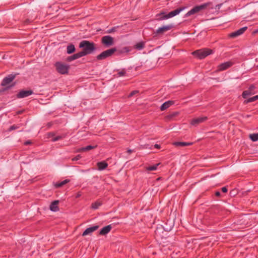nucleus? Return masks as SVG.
<instances>
[{
	"label": "nucleus",
	"mask_w": 258,
	"mask_h": 258,
	"mask_svg": "<svg viewBox=\"0 0 258 258\" xmlns=\"http://www.w3.org/2000/svg\"><path fill=\"white\" fill-rule=\"evenodd\" d=\"M79 47L83 48L80 51L83 56L92 53L96 50V45L93 42L88 40H83L79 44Z\"/></svg>",
	"instance_id": "obj_1"
},
{
	"label": "nucleus",
	"mask_w": 258,
	"mask_h": 258,
	"mask_svg": "<svg viewBox=\"0 0 258 258\" xmlns=\"http://www.w3.org/2000/svg\"><path fill=\"white\" fill-rule=\"evenodd\" d=\"M213 53V50L206 48L194 51L192 54L199 59H203Z\"/></svg>",
	"instance_id": "obj_2"
},
{
	"label": "nucleus",
	"mask_w": 258,
	"mask_h": 258,
	"mask_svg": "<svg viewBox=\"0 0 258 258\" xmlns=\"http://www.w3.org/2000/svg\"><path fill=\"white\" fill-rule=\"evenodd\" d=\"M185 9L184 7L179 8L174 11L169 12L168 14H166L165 13H161L157 15V16H162L161 17L158 18L159 20H162L172 18L177 15L179 14L181 11Z\"/></svg>",
	"instance_id": "obj_3"
},
{
	"label": "nucleus",
	"mask_w": 258,
	"mask_h": 258,
	"mask_svg": "<svg viewBox=\"0 0 258 258\" xmlns=\"http://www.w3.org/2000/svg\"><path fill=\"white\" fill-rule=\"evenodd\" d=\"M116 50L117 49L115 47L105 50L99 55H97L96 59L99 60L104 59L112 56L114 53L116 51Z\"/></svg>",
	"instance_id": "obj_4"
},
{
	"label": "nucleus",
	"mask_w": 258,
	"mask_h": 258,
	"mask_svg": "<svg viewBox=\"0 0 258 258\" xmlns=\"http://www.w3.org/2000/svg\"><path fill=\"white\" fill-rule=\"evenodd\" d=\"M210 3H207L203 4L201 5L195 6L185 14V16L186 17L195 14L205 9L206 8H207V7L208 6H209L210 5Z\"/></svg>",
	"instance_id": "obj_5"
},
{
	"label": "nucleus",
	"mask_w": 258,
	"mask_h": 258,
	"mask_svg": "<svg viewBox=\"0 0 258 258\" xmlns=\"http://www.w3.org/2000/svg\"><path fill=\"white\" fill-rule=\"evenodd\" d=\"M55 67L57 72L61 74H67L70 68L69 65L65 64L61 62H56L55 63Z\"/></svg>",
	"instance_id": "obj_6"
},
{
	"label": "nucleus",
	"mask_w": 258,
	"mask_h": 258,
	"mask_svg": "<svg viewBox=\"0 0 258 258\" xmlns=\"http://www.w3.org/2000/svg\"><path fill=\"white\" fill-rule=\"evenodd\" d=\"M101 43L105 47H109L114 44L113 38L109 35L104 36L101 38Z\"/></svg>",
	"instance_id": "obj_7"
},
{
	"label": "nucleus",
	"mask_w": 258,
	"mask_h": 258,
	"mask_svg": "<svg viewBox=\"0 0 258 258\" xmlns=\"http://www.w3.org/2000/svg\"><path fill=\"white\" fill-rule=\"evenodd\" d=\"M17 74H10L8 75L7 77H6L3 80L1 85L2 86H6L7 85L9 84L11 82H12L14 79L16 78Z\"/></svg>",
	"instance_id": "obj_8"
},
{
	"label": "nucleus",
	"mask_w": 258,
	"mask_h": 258,
	"mask_svg": "<svg viewBox=\"0 0 258 258\" xmlns=\"http://www.w3.org/2000/svg\"><path fill=\"white\" fill-rule=\"evenodd\" d=\"M33 94V91L31 90H21L17 94V98H23L28 97Z\"/></svg>",
	"instance_id": "obj_9"
},
{
	"label": "nucleus",
	"mask_w": 258,
	"mask_h": 258,
	"mask_svg": "<svg viewBox=\"0 0 258 258\" xmlns=\"http://www.w3.org/2000/svg\"><path fill=\"white\" fill-rule=\"evenodd\" d=\"M173 27V25L172 24L163 26L162 27L159 28L155 32L156 34H162L167 32L168 30H170Z\"/></svg>",
	"instance_id": "obj_10"
},
{
	"label": "nucleus",
	"mask_w": 258,
	"mask_h": 258,
	"mask_svg": "<svg viewBox=\"0 0 258 258\" xmlns=\"http://www.w3.org/2000/svg\"><path fill=\"white\" fill-rule=\"evenodd\" d=\"M208 119L207 116L199 117L198 118H194L191 120L190 123L192 125L197 126L199 124L202 123Z\"/></svg>",
	"instance_id": "obj_11"
},
{
	"label": "nucleus",
	"mask_w": 258,
	"mask_h": 258,
	"mask_svg": "<svg viewBox=\"0 0 258 258\" xmlns=\"http://www.w3.org/2000/svg\"><path fill=\"white\" fill-rule=\"evenodd\" d=\"M99 228V226L95 225L92 227L87 228L83 233L82 236H85L92 233L93 232L96 231Z\"/></svg>",
	"instance_id": "obj_12"
},
{
	"label": "nucleus",
	"mask_w": 258,
	"mask_h": 258,
	"mask_svg": "<svg viewBox=\"0 0 258 258\" xmlns=\"http://www.w3.org/2000/svg\"><path fill=\"white\" fill-rule=\"evenodd\" d=\"M232 64V63L230 61L225 62L219 65L218 69L220 71H224L230 68Z\"/></svg>",
	"instance_id": "obj_13"
},
{
	"label": "nucleus",
	"mask_w": 258,
	"mask_h": 258,
	"mask_svg": "<svg viewBox=\"0 0 258 258\" xmlns=\"http://www.w3.org/2000/svg\"><path fill=\"white\" fill-rule=\"evenodd\" d=\"M254 89L255 87L253 85H250L248 90L243 91V98H245L246 96L254 94Z\"/></svg>",
	"instance_id": "obj_14"
},
{
	"label": "nucleus",
	"mask_w": 258,
	"mask_h": 258,
	"mask_svg": "<svg viewBox=\"0 0 258 258\" xmlns=\"http://www.w3.org/2000/svg\"><path fill=\"white\" fill-rule=\"evenodd\" d=\"M58 203L59 201L57 200L53 201L50 205V210L53 212L58 211L59 210V208L58 207Z\"/></svg>",
	"instance_id": "obj_15"
},
{
	"label": "nucleus",
	"mask_w": 258,
	"mask_h": 258,
	"mask_svg": "<svg viewBox=\"0 0 258 258\" xmlns=\"http://www.w3.org/2000/svg\"><path fill=\"white\" fill-rule=\"evenodd\" d=\"M111 228H112V226L111 225H107V226L104 227L103 228H102L100 230V231L99 232V234L102 235H106V234H107L108 233H109L110 232Z\"/></svg>",
	"instance_id": "obj_16"
},
{
	"label": "nucleus",
	"mask_w": 258,
	"mask_h": 258,
	"mask_svg": "<svg viewBox=\"0 0 258 258\" xmlns=\"http://www.w3.org/2000/svg\"><path fill=\"white\" fill-rule=\"evenodd\" d=\"M174 102L173 101H167L162 104L160 107V110L161 111H164L169 108L170 106L174 104Z\"/></svg>",
	"instance_id": "obj_17"
},
{
	"label": "nucleus",
	"mask_w": 258,
	"mask_h": 258,
	"mask_svg": "<svg viewBox=\"0 0 258 258\" xmlns=\"http://www.w3.org/2000/svg\"><path fill=\"white\" fill-rule=\"evenodd\" d=\"M82 57H83L82 54L80 52H79L76 53L71 56H68L67 59V60L68 61H71L77 59L79 58Z\"/></svg>",
	"instance_id": "obj_18"
},
{
	"label": "nucleus",
	"mask_w": 258,
	"mask_h": 258,
	"mask_svg": "<svg viewBox=\"0 0 258 258\" xmlns=\"http://www.w3.org/2000/svg\"><path fill=\"white\" fill-rule=\"evenodd\" d=\"M193 144L192 142H175L173 145L176 147H183L186 146H191Z\"/></svg>",
	"instance_id": "obj_19"
},
{
	"label": "nucleus",
	"mask_w": 258,
	"mask_h": 258,
	"mask_svg": "<svg viewBox=\"0 0 258 258\" xmlns=\"http://www.w3.org/2000/svg\"><path fill=\"white\" fill-rule=\"evenodd\" d=\"M242 34V28L238 30L228 34V37L231 38H236Z\"/></svg>",
	"instance_id": "obj_20"
},
{
	"label": "nucleus",
	"mask_w": 258,
	"mask_h": 258,
	"mask_svg": "<svg viewBox=\"0 0 258 258\" xmlns=\"http://www.w3.org/2000/svg\"><path fill=\"white\" fill-rule=\"evenodd\" d=\"M145 47V42L144 41H140L136 43L134 46V48L138 50H141L144 49Z\"/></svg>",
	"instance_id": "obj_21"
},
{
	"label": "nucleus",
	"mask_w": 258,
	"mask_h": 258,
	"mask_svg": "<svg viewBox=\"0 0 258 258\" xmlns=\"http://www.w3.org/2000/svg\"><path fill=\"white\" fill-rule=\"evenodd\" d=\"M96 147V146H92V145H89L85 147H82L79 149H78L77 152H86L92 149H95Z\"/></svg>",
	"instance_id": "obj_22"
},
{
	"label": "nucleus",
	"mask_w": 258,
	"mask_h": 258,
	"mask_svg": "<svg viewBox=\"0 0 258 258\" xmlns=\"http://www.w3.org/2000/svg\"><path fill=\"white\" fill-rule=\"evenodd\" d=\"M97 165L99 170H103L108 166V164L105 161H102L98 162Z\"/></svg>",
	"instance_id": "obj_23"
},
{
	"label": "nucleus",
	"mask_w": 258,
	"mask_h": 258,
	"mask_svg": "<svg viewBox=\"0 0 258 258\" xmlns=\"http://www.w3.org/2000/svg\"><path fill=\"white\" fill-rule=\"evenodd\" d=\"M76 50L74 44H71L67 46V51L68 54H71Z\"/></svg>",
	"instance_id": "obj_24"
},
{
	"label": "nucleus",
	"mask_w": 258,
	"mask_h": 258,
	"mask_svg": "<svg viewBox=\"0 0 258 258\" xmlns=\"http://www.w3.org/2000/svg\"><path fill=\"white\" fill-rule=\"evenodd\" d=\"M257 99H258V95H256L253 97H250L248 99H245L243 102L244 103H248L249 102H252L255 101V100H256Z\"/></svg>",
	"instance_id": "obj_25"
},
{
	"label": "nucleus",
	"mask_w": 258,
	"mask_h": 258,
	"mask_svg": "<svg viewBox=\"0 0 258 258\" xmlns=\"http://www.w3.org/2000/svg\"><path fill=\"white\" fill-rule=\"evenodd\" d=\"M249 138L253 142L258 141V133L251 134L249 135Z\"/></svg>",
	"instance_id": "obj_26"
},
{
	"label": "nucleus",
	"mask_w": 258,
	"mask_h": 258,
	"mask_svg": "<svg viewBox=\"0 0 258 258\" xmlns=\"http://www.w3.org/2000/svg\"><path fill=\"white\" fill-rule=\"evenodd\" d=\"M70 181L69 179H65L61 182H57L55 184V186L56 187H60L61 186H62L64 184H67Z\"/></svg>",
	"instance_id": "obj_27"
},
{
	"label": "nucleus",
	"mask_w": 258,
	"mask_h": 258,
	"mask_svg": "<svg viewBox=\"0 0 258 258\" xmlns=\"http://www.w3.org/2000/svg\"><path fill=\"white\" fill-rule=\"evenodd\" d=\"M160 164V163H157L154 165L153 166H150L148 167H147V170L148 171H154L156 170L157 169V167Z\"/></svg>",
	"instance_id": "obj_28"
},
{
	"label": "nucleus",
	"mask_w": 258,
	"mask_h": 258,
	"mask_svg": "<svg viewBox=\"0 0 258 258\" xmlns=\"http://www.w3.org/2000/svg\"><path fill=\"white\" fill-rule=\"evenodd\" d=\"M101 202L97 201L92 204L91 207L93 209H97L101 205Z\"/></svg>",
	"instance_id": "obj_29"
},
{
	"label": "nucleus",
	"mask_w": 258,
	"mask_h": 258,
	"mask_svg": "<svg viewBox=\"0 0 258 258\" xmlns=\"http://www.w3.org/2000/svg\"><path fill=\"white\" fill-rule=\"evenodd\" d=\"M65 137V136L64 135H63V136H57L54 138H53L52 139V141L53 142H56L57 141H58L59 140H61L63 138H64Z\"/></svg>",
	"instance_id": "obj_30"
},
{
	"label": "nucleus",
	"mask_w": 258,
	"mask_h": 258,
	"mask_svg": "<svg viewBox=\"0 0 258 258\" xmlns=\"http://www.w3.org/2000/svg\"><path fill=\"white\" fill-rule=\"evenodd\" d=\"M19 128V126L18 125H13L12 126H11L8 129V131L9 132H11L13 130H16V129H18Z\"/></svg>",
	"instance_id": "obj_31"
},
{
	"label": "nucleus",
	"mask_w": 258,
	"mask_h": 258,
	"mask_svg": "<svg viewBox=\"0 0 258 258\" xmlns=\"http://www.w3.org/2000/svg\"><path fill=\"white\" fill-rule=\"evenodd\" d=\"M125 74H126L125 70L124 69H122L121 71H119L117 73V76L118 77L123 76L125 75Z\"/></svg>",
	"instance_id": "obj_32"
},
{
	"label": "nucleus",
	"mask_w": 258,
	"mask_h": 258,
	"mask_svg": "<svg viewBox=\"0 0 258 258\" xmlns=\"http://www.w3.org/2000/svg\"><path fill=\"white\" fill-rule=\"evenodd\" d=\"M139 91L137 90L133 91L130 93V94L128 95V97H131L136 94L137 93H138Z\"/></svg>",
	"instance_id": "obj_33"
},
{
	"label": "nucleus",
	"mask_w": 258,
	"mask_h": 258,
	"mask_svg": "<svg viewBox=\"0 0 258 258\" xmlns=\"http://www.w3.org/2000/svg\"><path fill=\"white\" fill-rule=\"evenodd\" d=\"M81 158V156L80 155H77L75 157L72 159L73 161H77L79 160Z\"/></svg>",
	"instance_id": "obj_34"
},
{
	"label": "nucleus",
	"mask_w": 258,
	"mask_h": 258,
	"mask_svg": "<svg viewBox=\"0 0 258 258\" xmlns=\"http://www.w3.org/2000/svg\"><path fill=\"white\" fill-rule=\"evenodd\" d=\"M115 31V27L112 28L110 29H108L107 30V33H111Z\"/></svg>",
	"instance_id": "obj_35"
},
{
	"label": "nucleus",
	"mask_w": 258,
	"mask_h": 258,
	"mask_svg": "<svg viewBox=\"0 0 258 258\" xmlns=\"http://www.w3.org/2000/svg\"><path fill=\"white\" fill-rule=\"evenodd\" d=\"M55 135V133L53 132H50L48 134V138H51L54 137Z\"/></svg>",
	"instance_id": "obj_36"
},
{
	"label": "nucleus",
	"mask_w": 258,
	"mask_h": 258,
	"mask_svg": "<svg viewBox=\"0 0 258 258\" xmlns=\"http://www.w3.org/2000/svg\"><path fill=\"white\" fill-rule=\"evenodd\" d=\"M221 191L223 192H227L228 191L227 188L225 186L221 188Z\"/></svg>",
	"instance_id": "obj_37"
},
{
	"label": "nucleus",
	"mask_w": 258,
	"mask_h": 258,
	"mask_svg": "<svg viewBox=\"0 0 258 258\" xmlns=\"http://www.w3.org/2000/svg\"><path fill=\"white\" fill-rule=\"evenodd\" d=\"M177 114H178V113H177V112H174V113H173V114H171V115H170L168 116V117H170V118H171V117H174V116H176Z\"/></svg>",
	"instance_id": "obj_38"
},
{
	"label": "nucleus",
	"mask_w": 258,
	"mask_h": 258,
	"mask_svg": "<svg viewBox=\"0 0 258 258\" xmlns=\"http://www.w3.org/2000/svg\"><path fill=\"white\" fill-rule=\"evenodd\" d=\"M177 114H178V113H177V112H174V113H173V114H171V115H170L168 116V117H170V118H171V117H174V116H176Z\"/></svg>",
	"instance_id": "obj_39"
},
{
	"label": "nucleus",
	"mask_w": 258,
	"mask_h": 258,
	"mask_svg": "<svg viewBox=\"0 0 258 258\" xmlns=\"http://www.w3.org/2000/svg\"><path fill=\"white\" fill-rule=\"evenodd\" d=\"M221 195V193L219 191H217L215 192V196L217 197H219Z\"/></svg>",
	"instance_id": "obj_40"
},
{
	"label": "nucleus",
	"mask_w": 258,
	"mask_h": 258,
	"mask_svg": "<svg viewBox=\"0 0 258 258\" xmlns=\"http://www.w3.org/2000/svg\"><path fill=\"white\" fill-rule=\"evenodd\" d=\"M81 193L80 192H78L76 196V198H79L80 197H81Z\"/></svg>",
	"instance_id": "obj_41"
},
{
	"label": "nucleus",
	"mask_w": 258,
	"mask_h": 258,
	"mask_svg": "<svg viewBox=\"0 0 258 258\" xmlns=\"http://www.w3.org/2000/svg\"><path fill=\"white\" fill-rule=\"evenodd\" d=\"M154 147L155 148H157V149H160V146L158 144H155L154 145Z\"/></svg>",
	"instance_id": "obj_42"
},
{
	"label": "nucleus",
	"mask_w": 258,
	"mask_h": 258,
	"mask_svg": "<svg viewBox=\"0 0 258 258\" xmlns=\"http://www.w3.org/2000/svg\"><path fill=\"white\" fill-rule=\"evenodd\" d=\"M31 144V142L29 141H26L25 143V145H29Z\"/></svg>",
	"instance_id": "obj_43"
},
{
	"label": "nucleus",
	"mask_w": 258,
	"mask_h": 258,
	"mask_svg": "<svg viewBox=\"0 0 258 258\" xmlns=\"http://www.w3.org/2000/svg\"><path fill=\"white\" fill-rule=\"evenodd\" d=\"M159 228H157V229L156 230L155 232V234H156V236H158V230H159Z\"/></svg>",
	"instance_id": "obj_44"
},
{
	"label": "nucleus",
	"mask_w": 258,
	"mask_h": 258,
	"mask_svg": "<svg viewBox=\"0 0 258 258\" xmlns=\"http://www.w3.org/2000/svg\"><path fill=\"white\" fill-rule=\"evenodd\" d=\"M127 152L128 154H131V153H132L133 151L131 149H128Z\"/></svg>",
	"instance_id": "obj_45"
},
{
	"label": "nucleus",
	"mask_w": 258,
	"mask_h": 258,
	"mask_svg": "<svg viewBox=\"0 0 258 258\" xmlns=\"http://www.w3.org/2000/svg\"><path fill=\"white\" fill-rule=\"evenodd\" d=\"M247 29V27H243V32Z\"/></svg>",
	"instance_id": "obj_46"
},
{
	"label": "nucleus",
	"mask_w": 258,
	"mask_h": 258,
	"mask_svg": "<svg viewBox=\"0 0 258 258\" xmlns=\"http://www.w3.org/2000/svg\"><path fill=\"white\" fill-rule=\"evenodd\" d=\"M28 22H29V20H27L25 22V23L26 24L28 23Z\"/></svg>",
	"instance_id": "obj_47"
},
{
	"label": "nucleus",
	"mask_w": 258,
	"mask_h": 258,
	"mask_svg": "<svg viewBox=\"0 0 258 258\" xmlns=\"http://www.w3.org/2000/svg\"><path fill=\"white\" fill-rule=\"evenodd\" d=\"M14 86V85H12V86H11L10 87H8V88H10V87H12V86Z\"/></svg>",
	"instance_id": "obj_48"
}]
</instances>
